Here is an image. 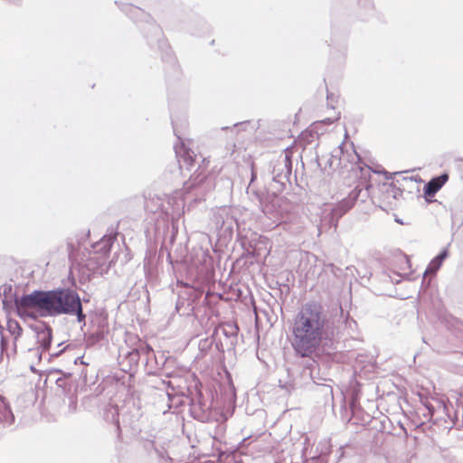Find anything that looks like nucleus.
Returning <instances> with one entry per match:
<instances>
[{
	"mask_svg": "<svg viewBox=\"0 0 463 463\" xmlns=\"http://www.w3.org/2000/svg\"><path fill=\"white\" fill-rule=\"evenodd\" d=\"M448 256L449 250L445 248L430 260L423 273L421 288L426 289L430 286L431 279L436 276V273L440 269L443 261L448 258Z\"/></svg>",
	"mask_w": 463,
	"mask_h": 463,
	"instance_id": "nucleus-16",
	"label": "nucleus"
},
{
	"mask_svg": "<svg viewBox=\"0 0 463 463\" xmlns=\"http://www.w3.org/2000/svg\"><path fill=\"white\" fill-rule=\"evenodd\" d=\"M353 152L352 159L349 160L350 163L354 164L351 169H359L361 172V178L364 179V181L360 182L346 197L335 203L332 207L330 213L323 217V224L327 225L329 228H336L340 218L352 209L355 203H364L369 198V190L373 187V184L366 179L367 176H371V173L383 174L387 180L392 179V175L386 170L373 168L368 165L364 164L360 155H358L354 149Z\"/></svg>",
	"mask_w": 463,
	"mask_h": 463,
	"instance_id": "nucleus-3",
	"label": "nucleus"
},
{
	"mask_svg": "<svg viewBox=\"0 0 463 463\" xmlns=\"http://www.w3.org/2000/svg\"><path fill=\"white\" fill-rule=\"evenodd\" d=\"M63 344H64L63 342H62V343L58 344V347H60V346H61V345H62Z\"/></svg>",
	"mask_w": 463,
	"mask_h": 463,
	"instance_id": "nucleus-56",
	"label": "nucleus"
},
{
	"mask_svg": "<svg viewBox=\"0 0 463 463\" xmlns=\"http://www.w3.org/2000/svg\"><path fill=\"white\" fill-rule=\"evenodd\" d=\"M326 100H327V105L329 107H331L332 109H334V103L335 102V97L333 93H330L327 91V94H326Z\"/></svg>",
	"mask_w": 463,
	"mask_h": 463,
	"instance_id": "nucleus-37",
	"label": "nucleus"
},
{
	"mask_svg": "<svg viewBox=\"0 0 463 463\" xmlns=\"http://www.w3.org/2000/svg\"><path fill=\"white\" fill-rule=\"evenodd\" d=\"M0 294L4 296L2 300L4 308H11L13 305L15 307L14 298L19 297L15 293L13 294V287L11 284L2 285L0 287Z\"/></svg>",
	"mask_w": 463,
	"mask_h": 463,
	"instance_id": "nucleus-24",
	"label": "nucleus"
},
{
	"mask_svg": "<svg viewBox=\"0 0 463 463\" xmlns=\"http://www.w3.org/2000/svg\"><path fill=\"white\" fill-rule=\"evenodd\" d=\"M152 354V347L146 343H141L137 347L127 353L124 356L122 364V370L124 372H130L134 367H137L140 359H144L147 364Z\"/></svg>",
	"mask_w": 463,
	"mask_h": 463,
	"instance_id": "nucleus-14",
	"label": "nucleus"
},
{
	"mask_svg": "<svg viewBox=\"0 0 463 463\" xmlns=\"http://www.w3.org/2000/svg\"><path fill=\"white\" fill-rule=\"evenodd\" d=\"M103 418L107 422H110L115 426L118 439H120L121 428L119 422V411L118 405H107L103 410Z\"/></svg>",
	"mask_w": 463,
	"mask_h": 463,
	"instance_id": "nucleus-21",
	"label": "nucleus"
},
{
	"mask_svg": "<svg viewBox=\"0 0 463 463\" xmlns=\"http://www.w3.org/2000/svg\"><path fill=\"white\" fill-rule=\"evenodd\" d=\"M275 186L269 184L266 191L257 190L252 187H247V194L251 201H256L259 208L265 215H272L279 204L278 195L280 193H274Z\"/></svg>",
	"mask_w": 463,
	"mask_h": 463,
	"instance_id": "nucleus-12",
	"label": "nucleus"
},
{
	"mask_svg": "<svg viewBox=\"0 0 463 463\" xmlns=\"http://www.w3.org/2000/svg\"><path fill=\"white\" fill-rule=\"evenodd\" d=\"M395 463H407V462L404 460H396Z\"/></svg>",
	"mask_w": 463,
	"mask_h": 463,
	"instance_id": "nucleus-51",
	"label": "nucleus"
},
{
	"mask_svg": "<svg viewBox=\"0 0 463 463\" xmlns=\"http://www.w3.org/2000/svg\"><path fill=\"white\" fill-rule=\"evenodd\" d=\"M288 373L290 377V380L287 382H282L279 380L280 388L285 389L288 392L298 389H308L311 391L314 390L312 383V378H314L312 374V369H309V367L307 365V363L303 364L301 370L296 374L293 373L290 375L289 370H288Z\"/></svg>",
	"mask_w": 463,
	"mask_h": 463,
	"instance_id": "nucleus-13",
	"label": "nucleus"
},
{
	"mask_svg": "<svg viewBox=\"0 0 463 463\" xmlns=\"http://www.w3.org/2000/svg\"><path fill=\"white\" fill-rule=\"evenodd\" d=\"M164 254V245L161 246L158 257L156 259V251L152 249H148L146 252V256L144 258V270L146 276H152L156 269V262Z\"/></svg>",
	"mask_w": 463,
	"mask_h": 463,
	"instance_id": "nucleus-20",
	"label": "nucleus"
},
{
	"mask_svg": "<svg viewBox=\"0 0 463 463\" xmlns=\"http://www.w3.org/2000/svg\"><path fill=\"white\" fill-rule=\"evenodd\" d=\"M214 298L219 301L221 299H223V295L222 293H215L212 292L211 290H207L204 294V300L209 301V298Z\"/></svg>",
	"mask_w": 463,
	"mask_h": 463,
	"instance_id": "nucleus-35",
	"label": "nucleus"
},
{
	"mask_svg": "<svg viewBox=\"0 0 463 463\" xmlns=\"http://www.w3.org/2000/svg\"><path fill=\"white\" fill-rule=\"evenodd\" d=\"M112 246L111 238L103 237L99 241L93 244V249L96 252H100L103 255L108 254L110 251Z\"/></svg>",
	"mask_w": 463,
	"mask_h": 463,
	"instance_id": "nucleus-29",
	"label": "nucleus"
},
{
	"mask_svg": "<svg viewBox=\"0 0 463 463\" xmlns=\"http://www.w3.org/2000/svg\"><path fill=\"white\" fill-rule=\"evenodd\" d=\"M313 391L317 392L322 395L325 405L331 404L333 406L334 393L330 382H323L322 384L316 386Z\"/></svg>",
	"mask_w": 463,
	"mask_h": 463,
	"instance_id": "nucleus-25",
	"label": "nucleus"
},
{
	"mask_svg": "<svg viewBox=\"0 0 463 463\" xmlns=\"http://www.w3.org/2000/svg\"><path fill=\"white\" fill-rule=\"evenodd\" d=\"M205 294L204 288L200 286L185 284L178 294L175 308L183 315L194 314L201 306Z\"/></svg>",
	"mask_w": 463,
	"mask_h": 463,
	"instance_id": "nucleus-9",
	"label": "nucleus"
},
{
	"mask_svg": "<svg viewBox=\"0 0 463 463\" xmlns=\"http://www.w3.org/2000/svg\"><path fill=\"white\" fill-rule=\"evenodd\" d=\"M232 184V180L222 175L220 169H213L205 174L204 167L200 165L184 184V189L188 193L194 192V196L201 200L214 189L230 191Z\"/></svg>",
	"mask_w": 463,
	"mask_h": 463,
	"instance_id": "nucleus-5",
	"label": "nucleus"
},
{
	"mask_svg": "<svg viewBox=\"0 0 463 463\" xmlns=\"http://www.w3.org/2000/svg\"><path fill=\"white\" fill-rule=\"evenodd\" d=\"M213 343L215 344V341L213 338H212V336L209 338L201 339L198 345L200 352L202 354H206Z\"/></svg>",
	"mask_w": 463,
	"mask_h": 463,
	"instance_id": "nucleus-32",
	"label": "nucleus"
},
{
	"mask_svg": "<svg viewBox=\"0 0 463 463\" xmlns=\"http://www.w3.org/2000/svg\"><path fill=\"white\" fill-rule=\"evenodd\" d=\"M162 207V204H159L156 210H154L155 213H156L158 210H160ZM153 211V209H151Z\"/></svg>",
	"mask_w": 463,
	"mask_h": 463,
	"instance_id": "nucleus-48",
	"label": "nucleus"
},
{
	"mask_svg": "<svg viewBox=\"0 0 463 463\" xmlns=\"http://www.w3.org/2000/svg\"><path fill=\"white\" fill-rule=\"evenodd\" d=\"M14 422V415L5 397L0 395V423L10 426Z\"/></svg>",
	"mask_w": 463,
	"mask_h": 463,
	"instance_id": "nucleus-22",
	"label": "nucleus"
},
{
	"mask_svg": "<svg viewBox=\"0 0 463 463\" xmlns=\"http://www.w3.org/2000/svg\"><path fill=\"white\" fill-rule=\"evenodd\" d=\"M257 179V173L256 171L254 170L253 166L251 167V175H250V182L248 185V187H252L254 188L253 186V183L254 181Z\"/></svg>",
	"mask_w": 463,
	"mask_h": 463,
	"instance_id": "nucleus-40",
	"label": "nucleus"
},
{
	"mask_svg": "<svg viewBox=\"0 0 463 463\" xmlns=\"http://www.w3.org/2000/svg\"><path fill=\"white\" fill-rule=\"evenodd\" d=\"M6 329L14 337V352H16V341L23 334V328L20 323L15 319H8L6 323Z\"/></svg>",
	"mask_w": 463,
	"mask_h": 463,
	"instance_id": "nucleus-27",
	"label": "nucleus"
},
{
	"mask_svg": "<svg viewBox=\"0 0 463 463\" xmlns=\"http://www.w3.org/2000/svg\"><path fill=\"white\" fill-rule=\"evenodd\" d=\"M146 207L147 209H149L148 202L146 203Z\"/></svg>",
	"mask_w": 463,
	"mask_h": 463,
	"instance_id": "nucleus-55",
	"label": "nucleus"
},
{
	"mask_svg": "<svg viewBox=\"0 0 463 463\" xmlns=\"http://www.w3.org/2000/svg\"><path fill=\"white\" fill-rule=\"evenodd\" d=\"M448 173H443L439 175L432 177L423 187V193L426 202H431L430 198L435 196V194L442 188V186L448 182Z\"/></svg>",
	"mask_w": 463,
	"mask_h": 463,
	"instance_id": "nucleus-18",
	"label": "nucleus"
},
{
	"mask_svg": "<svg viewBox=\"0 0 463 463\" xmlns=\"http://www.w3.org/2000/svg\"><path fill=\"white\" fill-rule=\"evenodd\" d=\"M358 331L357 322L345 311L341 302L335 312L325 310L321 302L309 300L302 305L293 319L290 344L298 358H307L312 369L314 388L323 382L333 381L320 373L317 358L329 357L337 352L340 343L346 337L354 338Z\"/></svg>",
	"mask_w": 463,
	"mask_h": 463,
	"instance_id": "nucleus-1",
	"label": "nucleus"
},
{
	"mask_svg": "<svg viewBox=\"0 0 463 463\" xmlns=\"http://www.w3.org/2000/svg\"><path fill=\"white\" fill-rule=\"evenodd\" d=\"M358 6L361 11L359 14L361 20H368L374 14V5L372 0H358Z\"/></svg>",
	"mask_w": 463,
	"mask_h": 463,
	"instance_id": "nucleus-28",
	"label": "nucleus"
},
{
	"mask_svg": "<svg viewBox=\"0 0 463 463\" xmlns=\"http://www.w3.org/2000/svg\"><path fill=\"white\" fill-rule=\"evenodd\" d=\"M56 373H61L63 377H58L56 379V383L59 387L62 388L63 390H66L68 388V384L65 383L66 377H70L71 375V373H64L61 370L56 369L54 370Z\"/></svg>",
	"mask_w": 463,
	"mask_h": 463,
	"instance_id": "nucleus-34",
	"label": "nucleus"
},
{
	"mask_svg": "<svg viewBox=\"0 0 463 463\" xmlns=\"http://www.w3.org/2000/svg\"><path fill=\"white\" fill-rule=\"evenodd\" d=\"M165 250L166 252V260L169 264L173 265V260H172V257H171V253L167 250V249H165L164 247V251Z\"/></svg>",
	"mask_w": 463,
	"mask_h": 463,
	"instance_id": "nucleus-43",
	"label": "nucleus"
},
{
	"mask_svg": "<svg viewBox=\"0 0 463 463\" xmlns=\"http://www.w3.org/2000/svg\"><path fill=\"white\" fill-rule=\"evenodd\" d=\"M252 239L248 238L247 236L241 238V246L244 250V255L248 257H255L256 256V244H253Z\"/></svg>",
	"mask_w": 463,
	"mask_h": 463,
	"instance_id": "nucleus-30",
	"label": "nucleus"
},
{
	"mask_svg": "<svg viewBox=\"0 0 463 463\" xmlns=\"http://www.w3.org/2000/svg\"><path fill=\"white\" fill-rule=\"evenodd\" d=\"M7 345H8V343L5 340V336L2 335V336H1V351H2V353L6 350Z\"/></svg>",
	"mask_w": 463,
	"mask_h": 463,
	"instance_id": "nucleus-42",
	"label": "nucleus"
},
{
	"mask_svg": "<svg viewBox=\"0 0 463 463\" xmlns=\"http://www.w3.org/2000/svg\"><path fill=\"white\" fill-rule=\"evenodd\" d=\"M292 174V161L288 155L280 156L272 163V180L269 184L275 186L274 193H282L289 183Z\"/></svg>",
	"mask_w": 463,
	"mask_h": 463,
	"instance_id": "nucleus-11",
	"label": "nucleus"
},
{
	"mask_svg": "<svg viewBox=\"0 0 463 463\" xmlns=\"http://www.w3.org/2000/svg\"><path fill=\"white\" fill-rule=\"evenodd\" d=\"M458 411H456L454 412V418H455L456 420H458Z\"/></svg>",
	"mask_w": 463,
	"mask_h": 463,
	"instance_id": "nucleus-47",
	"label": "nucleus"
},
{
	"mask_svg": "<svg viewBox=\"0 0 463 463\" xmlns=\"http://www.w3.org/2000/svg\"><path fill=\"white\" fill-rule=\"evenodd\" d=\"M205 163H209V160H206V158H203V160H202V165H198V167H199L200 165L203 166V167H204V172L206 173Z\"/></svg>",
	"mask_w": 463,
	"mask_h": 463,
	"instance_id": "nucleus-46",
	"label": "nucleus"
},
{
	"mask_svg": "<svg viewBox=\"0 0 463 463\" xmlns=\"http://www.w3.org/2000/svg\"><path fill=\"white\" fill-rule=\"evenodd\" d=\"M239 326L235 322H224L216 326L212 338L215 341V348L220 353L232 351L238 343Z\"/></svg>",
	"mask_w": 463,
	"mask_h": 463,
	"instance_id": "nucleus-10",
	"label": "nucleus"
},
{
	"mask_svg": "<svg viewBox=\"0 0 463 463\" xmlns=\"http://www.w3.org/2000/svg\"><path fill=\"white\" fill-rule=\"evenodd\" d=\"M172 126H173V130H174L175 135L180 140L181 139V136H180V134L178 132V129H177V124H176V122H175V120L174 118H172Z\"/></svg>",
	"mask_w": 463,
	"mask_h": 463,
	"instance_id": "nucleus-41",
	"label": "nucleus"
},
{
	"mask_svg": "<svg viewBox=\"0 0 463 463\" xmlns=\"http://www.w3.org/2000/svg\"><path fill=\"white\" fill-rule=\"evenodd\" d=\"M154 357L155 362L157 365V368L154 372H149L150 374H158L159 376H165V377H173L175 373L174 371H169L168 366L170 364H174L175 360L171 356H165L164 353H159L156 354L154 351L152 350V354L150 355V358Z\"/></svg>",
	"mask_w": 463,
	"mask_h": 463,
	"instance_id": "nucleus-17",
	"label": "nucleus"
},
{
	"mask_svg": "<svg viewBox=\"0 0 463 463\" xmlns=\"http://www.w3.org/2000/svg\"><path fill=\"white\" fill-rule=\"evenodd\" d=\"M383 188L384 189V193L386 194V197L392 196L393 199H397L399 196H402V190L396 187L392 184H383Z\"/></svg>",
	"mask_w": 463,
	"mask_h": 463,
	"instance_id": "nucleus-31",
	"label": "nucleus"
},
{
	"mask_svg": "<svg viewBox=\"0 0 463 463\" xmlns=\"http://www.w3.org/2000/svg\"><path fill=\"white\" fill-rule=\"evenodd\" d=\"M16 314L20 317H30L26 309H35L42 317L61 315L75 316L77 322L85 326L86 314L78 292L70 288L51 290L35 289L21 298H14Z\"/></svg>",
	"mask_w": 463,
	"mask_h": 463,
	"instance_id": "nucleus-2",
	"label": "nucleus"
},
{
	"mask_svg": "<svg viewBox=\"0 0 463 463\" xmlns=\"http://www.w3.org/2000/svg\"><path fill=\"white\" fill-rule=\"evenodd\" d=\"M163 383L167 384V386H170V385H171V383H170L169 381H168V382H165V381H164V380H163Z\"/></svg>",
	"mask_w": 463,
	"mask_h": 463,
	"instance_id": "nucleus-50",
	"label": "nucleus"
},
{
	"mask_svg": "<svg viewBox=\"0 0 463 463\" xmlns=\"http://www.w3.org/2000/svg\"><path fill=\"white\" fill-rule=\"evenodd\" d=\"M439 406L442 407V410L444 412L447 413V415L450 418V415L449 414V408L453 407L452 404H447L444 401H439Z\"/></svg>",
	"mask_w": 463,
	"mask_h": 463,
	"instance_id": "nucleus-38",
	"label": "nucleus"
},
{
	"mask_svg": "<svg viewBox=\"0 0 463 463\" xmlns=\"http://www.w3.org/2000/svg\"><path fill=\"white\" fill-rule=\"evenodd\" d=\"M123 423L124 426H127V424H128L129 428L132 430V433L134 435L139 436L138 439L142 444V448L148 456H150L151 453L154 452L161 463H172V458L168 455V452L165 449V448L163 445L158 446L156 444V435L153 433H142L140 425L138 423V419H136L135 420H131L130 422L127 423V419L126 417H124Z\"/></svg>",
	"mask_w": 463,
	"mask_h": 463,
	"instance_id": "nucleus-8",
	"label": "nucleus"
},
{
	"mask_svg": "<svg viewBox=\"0 0 463 463\" xmlns=\"http://www.w3.org/2000/svg\"><path fill=\"white\" fill-rule=\"evenodd\" d=\"M174 239H175V235H174V234H172V235H171V238H170L171 242L174 241Z\"/></svg>",
	"mask_w": 463,
	"mask_h": 463,
	"instance_id": "nucleus-52",
	"label": "nucleus"
},
{
	"mask_svg": "<svg viewBox=\"0 0 463 463\" xmlns=\"http://www.w3.org/2000/svg\"><path fill=\"white\" fill-rule=\"evenodd\" d=\"M347 409L354 417H356L360 420L362 419H366L367 414L364 413V410L359 405V397L356 392H354Z\"/></svg>",
	"mask_w": 463,
	"mask_h": 463,
	"instance_id": "nucleus-26",
	"label": "nucleus"
},
{
	"mask_svg": "<svg viewBox=\"0 0 463 463\" xmlns=\"http://www.w3.org/2000/svg\"><path fill=\"white\" fill-rule=\"evenodd\" d=\"M340 418L343 422L353 425L364 426L370 421V415H366V419H362L361 420L356 417H354L353 414L350 413L349 410L347 409L345 403L340 410Z\"/></svg>",
	"mask_w": 463,
	"mask_h": 463,
	"instance_id": "nucleus-23",
	"label": "nucleus"
},
{
	"mask_svg": "<svg viewBox=\"0 0 463 463\" xmlns=\"http://www.w3.org/2000/svg\"><path fill=\"white\" fill-rule=\"evenodd\" d=\"M241 124H242L241 122V123H235L234 127H237L238 125H241Z\"/></svg>",
	"mask_w": 463,
	"mask_h": 463,
	"instance_id": "nucleus-54",
	"label": "nucleus"
},
{
	"mask_svg": "<svg viewBox=\"0 0 463 463\" xmlns=\"http://www.w3.org/2000/svg\"><path fill=\"white\" fill-rule=\"evenodd\" d=\"M218 303V300L214 298H209V301L204 300V297L202 299V306H206L208 307H212Z\"/></svg>",
	"mask_w": 463,
	"mask_h": 463,
	"instance_id": "nucleus-36",
	"label": "nucleus"
},
{
	"mask_svg": "<svg viewBox=\"0 0 463 463\" xmlns=\"http://www.w3.org/2000/svg\"><path fill=\"white\" fill-rule=\"evenodd\" d=\"M187 391L189 392L190 415L201 422H209L215 420L211 391H203L200 383H195L194 386L188 387Z\"/></svg>",
	"mask_w": 463,
	"mask_h": 463,
	"instance_id": "nucleus-6",
	"label": "nucleus"
},
{
	"mask_svg": "<svg viewBox=\"0 0 463 463\" xmlns=\"http://www.w3.org/2000/svg\"><path fill=\"white\" fill-rule=\"evenodd\" d=\"M9 1L14 4H19L21 2V0H9Z\"/></svg>",
	"mask_w": 463,
	"mask_h": 463,
	"instance_id": "nucleus-49",
	"label": "nucleus"
},
{
	"mask_svg": "<svg viewBox=\"0 0 463 463\" xmlns=\"http://www.w3.org/2000/svg\"><path fill=\"white\" fill-rule=\"evenodd\" d=\"M31 328L36 335L38 346L29 349V353L37 356L39 361H42L44 355L48 362H50L52 358L59 357L70 348V345H67L58 351L50 353L49 351L52 342V328L51 326L44 321H39L37 324L32 325Z\"/></svg>",
	"mask_w": 463,
	"mask_h": 463,
	"instance_id": "nucleus-7",
	"label": "nucleus"
},
{
	"mask_svg": "<svg viewBox=\"0 0 463 463\" xmlns=\"http://www.w3.org/2000/svg\"><path fill=\"white\" fill-rule=\"evenodd\" d=\"M175 155L178 158L179 169L191 171L196 161V155L191 149L183 146L179 150L175 147Z\"/></svg>",
	"mask_w": 463,
	"mask_h": 463,
	"instance_id": "nucleus-19",
	"label": "nucleus"
},
{
	"mask_svg": "<svg viewBox=\"0 0 463 463\" xmlns=\"http://www.w3.org/2000/svg\"><path fill=\"white\" fill-rule=\"evenodd\" d=\"M213 221L219 232L223 236H232L237 220L230 213V209L222 208L213 216Z\"/></svg>",
	"mask_w": 463,
	"mask_h": 463,
	"instance_id": "nucleus-15",
	"label": "nucleus"
},
{
	"mask_svg": "<svg viewBox=\"0 0 463 463\" xmlns=\"http://www.w3.org/2000/svg\"><path fill=\"white\" fill-rule=\"evenodd\" d=\"M420 402L422 403V405L427 409L428 411V413H424L423 416L425 418H429L430 419L433 415H434V412H435V407L433 406V404L428 400L427 397L425 398H422L420 397Z\"/></svg>",
	"mask_w": 463,
	"mask_h": 463,
	"instance_id": "nucleus-33",
	"label": "nucleus"
},
{
	"mask_svg": "<svg viewBox=\"0 0 463 463\" xmlns=\"http://www.w3.org/2000/svg\"><path fill=\"white\" fill-rule=\"evenodd\" d=\"M74 364H82V356H77L74 358Z\"/></svg>",
	"mask_w": 463,
	"mask_h": 463,
	"instance_id": "nucleus-45",
	"label": "nucleus"
},
{
	"mask_svg": "<svg viewBox=\"0 0 463 463\" xmlns=\"http://www.w3.org/2000/svg\"><path fill=\"white\" fill-rule=\"evenodd\" d=\"M462 463H463V461H462Z\"/></svg>",
	"mask_w": 463,
	"mask_h": 463,
	"instance_id": "nucleus-57",
	"label": "nucleus"
},
{
	"mask_svg": "<svg viewBox=\"0 0 463 463\" xmlns=\"http://www.w3.org/2000/svg\"><path fill=\"white\" fill-rule=\"evenodd\" d=\"M461 406H462V426H463V403L461 402Z\"/></svg>",
	"mask_w": 463,
	"mask_h": 463,
	"instance_id": "nucleus-53",
	"label": "nucleus"
},
{
	"mask_svg": "<svg viewBox=\"0 0 463 463\" xmlns=\"http://www.w3.org/2000/svg\"><path fill=\"white\" fill-rule=\"evenodd\" d=\"M68 408H69V411L71 412H74L76 411V409H77V402H76V400H74L73 398H71L69 405H68Z\"/></svg>",
	"mask_w": 463,
	"mask_h": 463,
	"instance_id": "nucleus-39",
	"label": "nucleus"
},
{
	"mask_svg": "<svg viewBox=\"0 0 463 463\" xmlns=\"http://www.w3.org/2000/svg\"><path fill=\"white\" fill-rule=\"evenodd\" d=\"M333 122H334V120H333V119H331V118H326V119L322 120L320 123H321V124L330 125V124H332Z\"/></svg>",
	"mask_w": 463,
	"mask_h": 463,
	"instance_id": "nucleus-44",
	"label": "nucleus"
},
{
	"mask_svg": "<svg viewBox=\"0 0 463 463\" xmlns=\"http://www.w3.org/2000/svg\"><path fill=\"white\" fill-rule=\"evenodd\" d=\"M115 5L135 23H144L140 27L146 33L148 44L153 46L154 42H156L161 53L162 61L171 66H175L176 64V59L173 51L168 42L163 37L161 27L151 15L132 4L115 1Z\"/></svg>",
	"mask_w": 463,
	"mask_h": 463,
	"instance_id": "nucleus-4",
	"label": "nucleus"
}]
</instances>
